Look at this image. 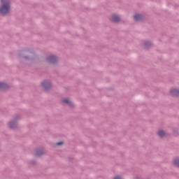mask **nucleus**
<instances>
[{"instance_id":"nucleus-1","label":"nucleus","mask_w":179,"mask_h":179,"mask_svg":"<svg viewBox=\"0 0 179 179\" xmlns=\"http://www.w3.org/2000/svg\"><path fill=\"white\" fill-rule=\"evenodd\" d=\"M1 6L0 7V13L6 15L10 12V2L9 0H1Z\"/></svg>"},{"instance_id":"nucleus-2","label":"nucleus","mask_w":179,"mask_h":179,"mask_svg":"<svg viewBox=\"0 0 179 179\" xmlns=\"http://www.w3.org/2000/svg\"><path fill=\"white\" fill-rule=\"evenodd\" d=\"M42 87L45 89V90H48V89L51 88V84L48 81H44L41 84Z\"/></svg>"},{"instance_id":"nucleus-3","label":"nucleus","mask_w":179,"mask_h":179,"mask_svg":"<svg viewBox=\"0 0 179 179\" xmlns=\"http://www.w3.org/2000/svg\"><path fill=\"white\" fill-rule=\"evenodd\" d=\"M110 20H111V22H114V23H118V22H120V20H121V18L120 17H118V15H112Z\"/></svg>"},{"instance_id":"nucleus-4","label":"nucleus","mask_w":179,"mask_h":179,"mask_svg":"<svg viewBox=\"0 0 179 179\" xmlns=\"http://www.w3.org/2000/svg\"><path fill=\"white\" fill-rule=\"evenodd\" d=\"M171 96H179V90L178 89L173 88L170 91Z\"/></svg>"},{"instance_id":"nucleus-5","label":"nucleus","mask_w":179,"mask_h":179,"mask_svg":"<svg viewBox=\"0 0 179 179\" xmlns=\"http://www.w3.org/2000/svg\"><path fill=\"white\" fill-rule=\"evenodd\" d=\"M48 62H50V64H54L57 62V57L55 56H50L47 58Z\"/></svg>"},{"instance_id":"nucleus-6","label":"nucleus","mask_w":179,"mask_h":179,"mask_svg":"<svg viewBox=\"0 0 179 179\" xmlns=\"http://www.w3.org/2000/svg\"><path fill=\"white\" fill-rule=\"evenodd\" d=\"M158 135L159 136H160V138H164L167 136V134H166V132L163 130H159L158 131Z\"/></svg>"},{"instance_id":"nucleus-7","label":"nucleus","mask_w":179,"mask_h":179,"mask_svg":"<svg viewBox=\"0 0 179 179\" xmlns=\"http://www.w3.org/2000/svg\"><path fill=\"white\" fill-rule=\"evenodd\" d=\"M134 17V20H136V22H138V20H142V15L139 14L135 15Z\"/></svg>"},{"instance_id":"nucleus-8","label":"nucleus","mask_w":179,"mask_h":179,"mask_svg":"<svg viewBox=\"0 0 179 179\" xmlns=\"http://www.w3.org/2000/svg\"><path fill=\"white\" fill-rule=\"evenodd\" d=\"M63 103L64 104H68L69 106H72V102H71V101L68 99H64L63 100Z\"/></svg>"},{"instance_id":"nucleus-9","label":"nucleus","mask_w":179,"mask_h":179,"mask_svg":"<svg viewBox=\"0 0 179 179\" xmlns=\"http://www.w3.org/2000/svg\"><path fill=\"white\" fill-rule=\"evenodd\" d=\"M8 125L11 129L16 128V123L15 122H10Z\"/></svg>"},{"instance_id":"nucleus-10","label":"nucleus","mask_w":179,"mask_h":179,"mask_svg":"<svg viewBox=\"0 0 179 179\" xmlns=\"http://www.w3.org/2000/svg\"><path fill=\"white\" fill-rule=\"evenodd\" d=\"M173 164L176 166V167H179V158H176L173 160Z\"/></svg>"},{"instance_id":"nucleus-11","label":"nucleus","mask_w":179,"mask_h":179,"mask_svg":"<svg viewBox=\"0 0 179 179\" xmlns=\"http://www.w3.org/2000/svg\"><path fill=\"white\" fill-rule=\"evenodd\" d=\"M8 85L5 83H0V89H6Z\"/></svg>"},{"instance_id":"nucleus-12","label":"nucleus","mask_w":179,"mask_h":179,"mask_svg":"<svg viewBox=\"0 0 179 179\" xmlns=\"http://www.w3.org/2000/svg\"><path fill=\"white\" fill-rule=\"evenodd\" d=\"M43 154V151L40 150V153L38 152V151L36 152V156H40V155Z\"/></svg>"},{"instance_id":"nucleus-13","label":"nucleus","mask_w":179,"mask_h":179,"mask_svg":"<svg viewBox=\"0 0 179 179\" xmlns=\"http://www.w3.org/2000/svg\"><path fill=\"white\" fill-rule=\"evenodd\" d=\"M63 143H64L63 142H58V143H56V145L59 146V145H62Z\"/></svg>"},{"instance_id":"nucleus-14","label":"nucleus","mask_w":179,"mask_h":179,"mask_svg":"<svg viewBox=\"0 0 179 179\" xmlns=\"http://www.w3.org/2000/svg\"><path fill=\"white\" fill-rule=\"evenodd\" d=\"M145 45H148V43H145Z\"/></svg>"}]
</instances>
